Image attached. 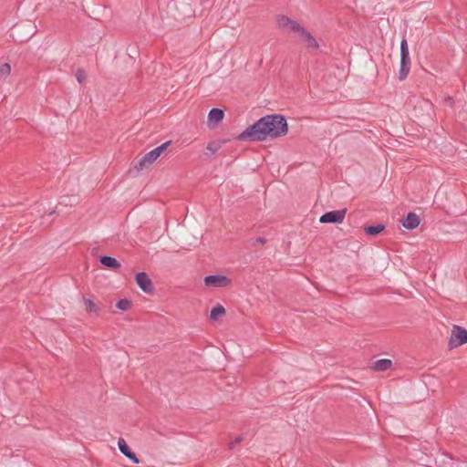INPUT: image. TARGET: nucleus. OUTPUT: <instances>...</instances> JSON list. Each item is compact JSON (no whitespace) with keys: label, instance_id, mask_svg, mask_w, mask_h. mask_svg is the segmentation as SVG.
I'll return each mask as SVG.
<instances>
[{"label":"nucleus","instance_id":"f257e3e1","mask_svg":"<svg viewBox=\"0 0 467 467\" xmlns=\"http://www.w3.org/2000/svg\"><path fill=\"white\" fill-rule=\"evenodd\" d=\"M287 132L288 125L282 115H266L247 127L237 139L240 141H263L267 138L285 136Z\"/></svg>","mask_w":467,"mask_h":467},{"label":"nucleus","instance_id":"f03ea898","mask_svg":"<svg viewBox=\"0 0 467 467\" xmlns=\"http://www.w3.org/2000/svg\"><path fill=\"white\" fill-rule=\"evenodd\" d=\"M170 143L171 141L164 142L161 146L143 155L135 165L136 170L143 171L148 169L161 155Z\"/></svg>","mask_w":467,"mask_h":467},{"label":"nucleus","instance_id":"7ed1b4c3","mask_svg":"<svg viewBox=\"0 0 467 467\" xmlns=\"http://www.w3.org/2000/svg\"><path fill=\"white\" fill-rule=\"evenodd\" d=\"M410 69V58L406 39H402L400 43V68L399 71V79L404 80Z\"/></svg>","mask_w":467,"mask_h":467},{"label":"nucleus","instance_id":"20e7f679","mask_svg":"<svg viewBox=\"0 0 467 467\" xmlns=\"http://www.w3.org/2000/svg\"><path fill=\"white\" fill-rule=\"evenodd\" d=\"M467 343V330L459 326H453L449 340L451 348H457Z\"/></svg>","mask_w":467,"mask_h":467},{"label":"nucleus","instance_id":"39448f33","mask_svg":"<svg viewBox=\"0 0 467 467\" xmlns=\"http://www.w3.org/2000/svg\"><path fill=\"white\" fill-rule=\"evenodd\" d=\"M346 215V209L331 211L324 213L319 222L322 223H341Z\"/></svg>","mask_w":467,"mask_h":467},{"label":"nucleus","instance_id":"423d86ee","mask_svg":"<svg viewBox=\"0 0 467 467\" xmlns=\"http://www.w3.org/2000/svg\"><path fill=\"white\" fill-rule=\"evenodd\" d=\"M230 279L224 275H214L204 277V284L207 286L225 287L230 284Z\"/></svg>","mask_w":467,"mask_h":467},{"label":"nucleus","instance_id":"0eeeda50","mask_svg":"<svg viewBox=\"0 0 467 467\" xmlns=\"http://www.w3.org/2000/svg\"><path fill=\"white\" fill-rule=\"evenodd\" d=\"M136 282L143 292L150 294L153 291L152 282L146 273H138L136 275Z\"/></svg>","mask_w":467,"mask_h":467},{"label":"nucleus","instance_id":"6e6552de","mask_svg":"<svg viewBox=\"0 0 467 467\" xmlns=\"http://www.w3.org/2000/svg\"><path fill=\"white\" fill-rule=\"evenodd\" d=\"M420 224V218L414 213H409L406 218L402 220V225L406 229L412 230Z\"/></svg>","mask_w":467,"mask_h":467},{"label":"nucleus","instance_id":"1a4fd4ad","mask_svg":"<svg viewBox=\"0 0 467 467\" xmlns=\"http://www.w3.org/2000/svg\"><path fill=\"white\" fill-rule=\"evenodd\" d=\"M392 366V361L388 358H382L379 360H377L374 365L373 368L376 371H386L389 369Z\"/></svg>","mask_w":467,"mask_h":467},{"label":"nucleus","instance_id":"9d476101","mask_svg":"<svg viewBox=\"0 0 467 467\" xmlns=\"http://www.w3.org/2000/svg\"><path fill=\"white\" fill-rule=\"evenodd\" d=\"M100 263L104 266H106L108 268H111V269H118L120 267V264L119 263V261L111 256H107V255L101 256Z\"/></svg>","mask_w":467,"mask_h":467},{"label":"nucleus","instance_id":"9b49d317","mask_svg":"<svg viewBox=\"0 0 467 467\" xmlns=\"http://www.w3.org/2000/svg\"><path fill=\"white\" fill-rule=\"evenodd\" d=\"M224 113L222 109H213L208 114V119L210 122L218 123L223 119Z\"/></svg>","mask_w":467,"mask_h":467},{"label":"nucleus","instance_id":"f8f14e48","mask_svg":"<svg viewBox=\"0 0 467 467\" xmlns=\"http://www.w3.org/2000/svg\"><path fill=\"white\" fill-rule=\"evenodd\" d=\"M224 314H225L224 307L221 305H218L217 306L213 307L211 310L210 318L212 320L215 321V320L219 319L220 317H222L223 316H224Z\"/></svg>","mask_w":467,"mask_h":467},{"label":"nucleus","instance_id":"ddd939ff","mask_svg":"<svg viewBox=\"0 0 467 467\" xmlns=\"http://www.w3.org/2000/svg\"><path fill=\"white\" fill-rule=\"evenodd\" d=\"M301 37L306 43L307 47H313V48L318 47V44H317V40L315 39V37L310 33H308L306 30L305 31V34H303L301 36Z\"/></svg>","mask_w":467,"mask_h":467},{"label":"nucleus","instance_id":"4468645a","mask_svg":"<svg viewBox=\"0 0 467 467\" xmlns=\"http://www.w3.org/2000/svg\"><path fill=\"white\" fill-rule=\"evenodd\" d=\"M384 224L370 225L365 228V233L368 235H377L384 230Z\"/></svg>","mask_w":467,"mask_h":467},{"label":"nucleus","instance_id":"2eb2a0df","mask_svg":"<svg viewBox=\"0 0 467 467\" xmlns=\"http://www.w3.org/2000/svg\"><path fill=\"white\" fill-rule=\"evenodd\" d=\"M84 305H85L86 310L90 313L98 314L100 311V307L90 299H84Z\"/></svg>","mask_w":467,"mask_h":467},{"label":"nucleus","instance_id":"dca6fc26","mask_svg":"<svg viewBox=\"0 0 467 467\" xmlns=\"http://www.w3.org/2000/svg\"><path fill=\"white\" fill-rule=\"evenodd\" d=\"M286 29H289L290 31L297 34L299 36L305 34L306 31V29L301 25H299L297 22L294 20L291 22L290 26Z\"/></svg>","mask_w":467,"mask_h":467},{"label":"nucleus","instance_id":"f3484780","mask_svg":"<svg viewBox=\"0 0 467 467\" xmlns=\"http://www.w3.org/2000/svg\"><path fill=\"white\" fill-rule=\"evenodd\" d=\"M118 446L121 453H123L126 457H128L132 452L125 440L122 438L119 439Z\"/></svg>","mask_w":467,"mask_h":467},{"label":"nucleus","instance_id":"a211bd4d","mask_svg":"<svg viewBox=\"0 0 467 467\" xmlns=\"http://www.w3.org/2000/svg\"><path fill=\"white\" fill-rule=\"evenodd\" d=\"M131 306H132L131 301L127 298L120 299L116 304L117 308H119V310H122V311H128L129 309H130Z\"/></svg>","mask_w":467,"mask_h":467},{"label":"nucleus","instance_id":"6ab92c4d","mask_svg":"<svg viewBox=\"0 0 467 467\" xmlns=\"http://www.w3.org/2000/svg\"><path fill=\"white\" fill-rule=\"evenodd\" d=\"M293 20L286 16H279L276 19L277 25L280 27L287 28Z\"/></svg>","mask_w":467,"mask_h":467},{"label":"nucleus","instance_id":"aec40b11","mask_svg":"<svg viewBox=\"0 0 467 467\" xmlns=\"http://www.w3.org/2000/svg\"><path fill=\"white\" fill-rule=\"evenodd\" d=\"M11 73V66L8 63H5L0 66V78H7Z\"/></svg>","mask_w":467,"mask_h":467},{"label":"nucleus","instance_id":"412c9836","mask_svg":"<svg viewBox=\"0 0 467 467\" xmlns=\"http://www.w3.org/2000/svg\"><path fill=\"white\" fill-rule=\"evenodd\" d=\"M86 72L83 69H78L76 72V78L78 83H82L86 79Z\"/></svg>","mask_w":467,"mask_h":467},{"label":"nucleus","instance_id":"4be33fe9","mask_svg":"<svg viewBox=\"0 0 467 467\" xmlns=\"http://www.w3.org/2000/svg\"><path fill=\"white\" fill-rule=\"evenodd\" d=\"M244 440L243 436L236 437L234 441L229 443V449L233 450L235 445L239 444Z\"/></svg>","mask_w":467,"mask_h":467},{"label":"nucleus","instance_id":"5701e85b","mask_svg":"<svg viewBox=\"0 0 467 467\" xmlns=\"http://www.w3.org/2000/svg\"><path fill=\"white\" fill-rule=\"evenodd\" d=\"M266 243V240L263 237H257L254 241V244H265Z\"/></svg>","mask_w":467,"mask_h":467},{"label":"nucleus","instance_id":"b1692460","mask_svg":"<svg viewBox=\"0 0 467 467\" xmlns=\"http://www.w3.org/2000/svg\"><path fill=\"white\" fill-rule=\"evenodd\" d=\"M127 458H129L130 460H131L135 463H139L140 462L139 459L137 458V456H136V454L134 452H131Z\"/></svg>","mask_w":467,"mask_h":467},{"label":"nucleus","instance_id":"393cba45","mask_svg":"<svg viewBox=\"0 0 467 467\" xmlns=\"http://www.w3.org/2000/svg\"><path fill=\"white\" fill-rule=\"evenodd\" d=\"M207 150H209L210 151L214 153L218 150V147L215 146L213 143H209L208 146H207Z\"/></svg>","mask_w":467,"mask_h":467}]
</instances>
